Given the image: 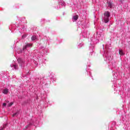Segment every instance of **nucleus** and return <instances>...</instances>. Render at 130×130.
<instances>
[{
    "label": "nucleus",
    "instance_id": "obj_2",
    "mask_svg": "<svg viewBox=\"0 0 130 130\" xmlns=\"http://www.w3.org/2000/svg\"><path fill=\"white\" fill-rule=\"evenodd\" d=\"M32 46V44H27L25 46L23 47V50L26 49L27 47H30Z\"/></svg>",
    "mask_w": 130,
    "mask_h": 130
},
{
    "label": "nucleus",
    "instance_id": "obj_6",
    "mask_svg": "<svg viewBox=\"0 0 130 130\" xmlns=\"http://www.w3.org/2000/svg\"><path fill=\"white\" fill-rule=\"evenodd\" d=\"M31 39L32 41H34L35 40H36L37 39V38L36 37V36H34L31 37Z\"/></svg>",
    "mask_w": 130,
    "mask_h": 130
},
{
    "label": "nucleus",
    "instance_id": "obj_1",
    "mask_svg": "<svg viewBox=\"0 0 130 130\" xmlns=\"http://www.w3.org/2000/svg\"><path fill=\"white\" fill-rule=\"evenodd\" d=\"M110 17V12L109 11H105L104 13V21L105 23L109 22V18Z\"/></svg>",
    "mask_w": 130,
    "mask_h": 130
},
{
    "label": "nucleus",
    "instance_id": "obj_3",
    "mask_svg": "<svg viewBox=\"0 0 130 130\" xmlns=\"http://www.w3.org/2000/svg\"><path fill=\"white\" fill-rule=\"evenodd\" d=\"M17 61L19 64H22V63H24V60L21 58H19L17 59Z\"/></svg>",
    "mask_w": 130,
    "mask_h": 130
},
{
    "label": "nucleus",
    "instance_id": "obj_10",
    "mask_svg": "<svg viewBox=\"0 0 130 130\" xmlns=\"http://www.w3.org/2000/svg\"><path fill=\"white\" fill-rule=\"evenodd\" d=\"M17 115H18V113H15L12 115V116L14 117V116H17Z\"/></svg>",
    "mask_w": 130,
    "mask_h": 130
},
{
    "label": "nucleus",
    "instance_id": "obj_4",
    "mask_svg": "<svg viewBox=\"0 0 130 130\" xmlns=\"http://www.w3.org/2000/svg\"><path fill=\"white\" fill-rule=\"evenodd\" d=\"M73 19L74 20H75V21H77V20H78V19H79V16L78 15H75L73 16Z\"/></svg>",
    "mask_w": 130,
    "mask_h": 130
},
{
    "label": "nucleus",
    "instance_id": "obj_7",
    "mask_svg": "<svg viewBox=\"0 0 130 130\" xmlns=\"http://www.w3.org/2000/svg\"><path fill=\"white\" fill-rule=\"evenodd\" d=\"M119 53L120 55H123L124 54L123 53V52L122 51V50L120 49L119 50Z\"/></svg>",
    "mask_w": 130,
    "mask_h": 130
},
{
    "label": "nucleus",
    "instance_id": "obj_8",
    "mask_svg": "<svg viewBox=\"0 0 130 130\" xmlns=\"http://www.w3.org/2000/svg\"><path fill=\"white\" fill-rule=\"evenodd\" d=\"M3 93L4 94H7V93H9V89H4Z\"/></svg>",
    "mask_w": 130,
    "mask_h": 130
},
{
    "label": "nucleus",
    "instance_id": "obj_5",
    "mask_svg": "<svg viewBox=\"0 0 130 130\" xmlns=\"http://www.w3.org/2000/svg\"><path fill=\"white\" fill-rule=\"evenodd\" d=\"M108 6L109 7V8H112V3L111 2H107Z\"/></svg>",
    "mask_w": 130,
    "mask_h": 130
},
{
    "label": "nucleus",
    "instance_id": "obj_9",
    "mask_svg": "<svg viewBox=\"0 0 130 130\" xmlns=\"http://www.w3.org/2000/svg\"><path fill=\"white\" fill-rule=\"evenodd\" d=\"M13 104H14V103H10L8 104V107H11V106H12V105H13Z\"/></svg>",
    "mask_w": 130,
    "mask_h": 130
},
{
    "label": "nucleus",
    "instance_id": "obj_11",
    "mask_svg": "<svg viewBox=\"0 0 130 130\" xmlns=\"http://www.w3.org/2000/svg\"><path fill=\"white\" fill-rule=\"evenodd\" d=\"M13 67L15 70H17V66L16 65H13Z\"/></svg>",
    "mask_w": 130,
    "mask_h": 130
},
{
    "label": "nucleus",
    "instance_id": "obj_13",
    "mask_svg": "<svg viewBox=\"0 0 130 130\" xmlns=\"http://www.w3.org/2000/svg\"><path fill=\"white\" fill-rule=\"evenodd\" d=\"M23 38H25V37H26V36H22Z\"/></svg>",
    "mask_w": 130,
    "mask_h": 130
},
{
    "label": "nucleus",
    "instance_id": "obj_12",
    "mask_svg": "<svg viewBox=\"0 0 130 130\" xmlns=\"http://www.w3.org/2000/svg\"><path fill=\"white\" fill-rule=\"evenodd\" d=\"M7 106V104H6V103H4L3 104V106Z\"/></svg>",
    "mask_w": 130,
    "mask_h": 130
},
{
    "label": "nucleus",
    "instance_id": "obj_14",
    "mask_svg": "<svg viewBox=\"0 0 130 130\" xmlns=\"http://www.w3.org/2000/svg\"><path fill=\"white\" fill-rule=\"evenodd\" d=\"M3 129H4V128H2V129H0V130H3Z\"/></svg>",
    "mask_w": 130,
    "mask_h": 130
}]
</instances>
